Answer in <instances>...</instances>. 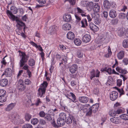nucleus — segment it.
<instances>
[{
	"label": "nucleus",
	"instance_id": "obj_1",
	"mask_svg": "<svg viewBox=\"0 0 128 128\" xmlns=\"http://www.w3.org/2000/svg\"><path fill=\"white\" fill-rule=\"evenodd\" d=\"M10 10L11 11L8 10H7L6 14L10 18H11L13 20H14L16 17L12 13L14 14H16L18 12V9L15 6H12L10 8Z\"/></svg>",
	"mask_w": 128,
	"mask_h": 128
},
{
	"label": "nucleus",
	"instance_id": "obj_2",
	"mask_svg": "<svg viewBox=\"0 0 128 128\" xmlns=\"http://www.w3.org/2000/svg\"><path fill=\"white\" fill-rule=\"evenodd\" d=\"M20 56L21 59L20 60V66L22 67L25 64V63L28 60V57L24 52H20Z\"/></svg>",
	"mask_w": 128,
	"mask_h": 128
},
{
	"label": "nucleus",
	"instance_id": "obj_3",
	"mask_svg": "<svg viewBox=\"0 0 128 128\" xmlns=\"http://www.w3.org/2000/svg\"><path fill=\"white\" fill-rule=\"evenodd\" d=\"M20 117L16 113H12L9 116V118L15 124L19 123Z\"/></svg>",
	"mask_w": 128,
	"mask_h": 128
},
{
	"label": "nucleus",
	"instance_id": "obj_4",
	"mask_svg": "<svg viewBox=\"0 0 128 128\" xmlns=\"http://www.w3.org/2000/svg\"><path fill=\"white\" fill-rule=\"evenodd\" d=\"M52 123H53V126L54 127L56 128H58L64 125L65 123V120L58 118L57 120L58 125L56 124L55 121H54Z\"/></svg>",
	"mask_w": 128,
	"mask_h": 128
},
{
	"label": "nucleus",
	"instance_id": "obj_5",
	"mask_svg": "<svg viewBox=\"0 0 128 128\" xmlns=\"http://www.w3.org/2000/svg\"><path fill=\"white\" fill-rule=\"evenodd\" d=\"M15 20L17 23L16 26L18 29L19 30H22V26H24L25 25V24L17 17H16Z\"/></svg>",
	"mask_w": 128,
	"mask_h": 128
},
{
	"label": "nucleus",
	"instance_id": "obj_6",
	"mask_svg": "<svg viewBox=\"0 0 128 128\" xmlns=\"http://www.w3.org/2000/svg\"><path fill=\"white\" fill-rule=\"evenodd\" d=\"M92 18H94V22L95 24H100L101 20L100 18V15L97 13H94L91 14Z\"/></svg>",
	"mask_w": 128,
	"mask_h": 128
},
{
	"label": "nucleus",
	"instance_id": "obj_7",
	"mask_svg": "<svg viewBox=\"0 0 128 128\" xmlns=\"http://www.w3.org/2000/svg\"><path fill=\"white\" fill-rule=\"evenodd\" d=\"M18 89L20 92L24 90L25 89V87L23 84L22 80L20 79L18 82L17 86Z\"/></svg>",
	"mask_w": 128,
	"mask_h": 128
},
{
	"label": "nucleus",
	"instance_id": "obj_8",
	"mask_svg": "<svg viewBox=\"0 0 128 128\" xmlns=\"http://www.w3.org/2000/svg\"><path fill=\"white\" fill-rule=\"evenodd\" d=\"M84 3L88 9L89 10H91L92 9L94 4L93 2H88L86 1H84L83 2Z\"/></svg>",
	"mask_w": 128,
	"mask_h": 128
},
{
	"label": "nucleus",
	"instance_id": "obj_9",
	"mask_svg": "<svg viewBox=\"0 0 128 128\" xmlns=\"http://www.w3.org/2000/svg\"><path fill=\"white\" fill-rule=\"evenodd\" d=\"M118 96V94L116 91H113L110 94V99L112 101H114L116 99Z\"/></svg>",
	"mask_w": 128,
	"mask_h": 128
},
{
	"label": "nucleus",
	"instance_id": "obj_10",
	"mask_svg": "<svg viewBox=\"0 0 128 128\" xmlns=\"http://www.w3.org/2000/svg\"><path fill=\"white\" fill-rule=\"evenodd\" d=\"M12 74V71L11 68H8L6 69L4 72L2 74V76L5 75L7 77H10Z\"/></svg>",
	"mask_w": 128,
	"mask_h": 128
},
{
	"label": "nucleus",
	"instance_id": "obj_11",
	"mask_svg": "<svg viewBox=\"0 0 128 128\" xmlns=\"http://www.w3.org/2000/svg\"><path fill=\"white\" fill-rule=\"evenodd\" d=\"M52 115H51L50 114H47L45 117L44 118L48 122L50 121L51 124L53 126L52 122H53L54 121H55V120L54 118L52 117Z\"/></svg>",
	"mask_w": 128,
	"mask_h": 128
},
{
	"label": "nucleus",
	"instance_id": "obj_12",
	"mask_svg": "<svg viewBox=\"0 0 128 128\" xmlns=\"http://www.w3.org/2000/svg\"><path fill=\"white\" fill-rule=\"evenodd\" d=\"M91 39V36L90 35L86 34L82 38L83 42L87 43L89 42Z\"/></svg>",
	"mask_w": 128,
	"mask_h": 128
},
{
	"label": "nucleus",
	"instance_id": "obj_13",
	"mask_svg": "<svg viewBox=\"0 0 128 128\" xmlns=\"http://www.w3.org/2000/svg\"><path fill=\"white\" fill-rule=\"evenodd\" d=\"M78 100L81 102L83 103H86L88 101L89 99L87 97L83 96L79 97Z\"/></svg>",
	"mask_w": 128,
	"mask_h": 128
},
{
	"label": "nucleus",
	"instance_id": "obj_14",
	"mask_svg": "<svg viewBox=\"0 0 128 128\" xmlns=\"http://www.w3.org/2000/svg\"><path fill=\"white\" fill-rule=\"evenodd\" d=\"M77 70V65L76 64H74L70 68V71L72 74H74L76 72Z\"/></svg>",
	"mask_w": 128,
	"mask_h": 128
},
{
	"label": "nucleus",
	"instance_id": "obj_15",
	"mask_svg": "<svg viewBox=\"0 0 128 128\" xmlns=\"http://www.w3.org/2000/svg\"><path fill=\"white\" fill-rule=\"evenodd\" d=\"M46 90L40 88L38 90V96H40V97H44L43 96L44 94L45 93Z\"/></svg>",
	"mask_w": 128,
	"mask_h": 128
},
{
	"label": "nucleus",
	"instance_id": "obj_16",
	"mask_svg": "<svg viewBox=\"0 0 128 128\" xmlns=\"http://www.w3.org/2000/svg\"><path fill=\"white\" fill-rule=\"evenodd\" d=\"M8 80L6 79H3L0 80V85L2 87L6 86L8 83Z\"/></svg>",
	"mask_w": 128,
	"mask_h": 128
},
{
	"label": "nucleus",
	"instance_id": "obj_17",
	"mask_svg": "<svg viewBox=\"0 0 128 128\" xmlns=\"http://www.w3.org/2000/svg\"><path fill=\"white\" fill-rule=\"evenodd\" d=\"M91 30L93 31L96 32L98 30V28L94 24L91 23L89 25Z\"/></svg>",
	"mask_w": 128,
	"mask_h": 128
},
{
	"label": "nucleus",
	"instance_id": "obj_18",
	"mask_svg": "<svg viewBox=\"0 0 128 128\" xmlns=\"http://www.w3.org/2000/svg\"><path fill=\"white\" fill-rule=\"evenodd\" d=\"M67 37L70 40H73L75 38V35L73 32H70L67 34Z\"/></svg>",
	"mask_w": 128,
	"mask_h": 128
},
{
	"label": "nucleus",
	"instance_id": "obj_19",
	"mask_svg": "<svg viewBox=\"0 0 128 128\" xmlns=\"http://www.w3.org/2000/svg\"><path fill=\"white\" fill-rule=\"evenodd\" d=\"M72 18L70 15L67 14L64 17V20L66 22H68L71 20Z\"/></svg>",
	"mask_w": 128,
	"mask_h": 128
},
{
	"label": "nucleus",
	"instance_id": "obj_20",
	"mask_svg": "<svg viewBox=\"0 0 128 128\" xmlns=\"http://www.w3.org/2000/svg\"><path fill=\"white\" fill-rule=\"evenodd\" d=\"M110 16L112 18H114L116 16L117 14L116 11L115 10H112L109 12Z\"/></svg>",
	"mask_w": 128,
	"mask_h": 128
},
{
	"label": "nucleus",
	"instance_id": "obj_21",
	"mask_svg": "<svg viewBox=\"0 0 128 128\" xmlns=\"http://www.w3.org/2000/svg\"><path fill=\"white\" fill-rule=\"evenodd\" d=\"M71 28V25L69 24L66 23L62 26V28L64 30H69Z\"/></svg>",
	"mask_w": 128,
	"mask_h": 128
},
{
	"label": "nucleus",
	"instance_id": "obj_22",
	"mask_svg": "<svg viewBox=\"0 0 128 128\" xmlns=\"http://www.w3.org/2000/svg\"><path fill=\"white\" fill-rule=\"evenodd\" d=\"M110 4L108 0H105L104 2L103 6L104 7L107 9L110 8Z\"/></svg>",
	"mask_w": 128,
	"mask_h": 128
},
{
	"label": "nucleus",
	"instance_id": "obj_23",
	"mask_svg": "<svg viewBox=\"0 0 128 128\" xmlns=\"http://www.w3.org/2000/svg\"><path fill=\"white\" fill-rule=\"evenodd\" d=\"M110 120L113 123L115 124H118L120 122L119 119L117 118L116 117H114L110 118Z\"/></svg>",
	"mask_w": 128,
	"mask_h": 128
},
{
	"label": "nucleus",
	"instance_id": "obj_24",
	"mask_svg": "<svg viewBox=\"0 0 128 128\" xmlns=\"http://www.w3.org/2000/svg\"><path fill=\"white\" fill-rule=\"evenodd\" d=\"M65 122L68 124H71L72 122V120L71 118V116H69L68 117H67L65 120Z\"/></svg>",
	"mask_w": 128,
	"mask_h": 128
},
{
	"label": "nucleus",
	"instance_id": "obj_25",
	"mask_svg": "<svg viewBox=\"0 0 128 128\" xmlns=\"http://www.w3.org/2000/svg\"><path fill=\"white\" fill-rule=\"evenodd\" d=\"M58 28L57 26H51L49 30L50 33L55 32L58 30Z\"/></svg>",
	"mask_w": 128,
	"mask_h": 128
},
{
	"label": "nucleus",
	"instance_id": "obj_26",
	"mask_svg": "<svg viewBox=\"0 0 128 128\" xmlns=\"http://www.w3.org/2000/svg\"><path fill=\"white\" fill-rule=\"evenodd\" d=\"M124 56V53L123 51L120 52L118 54L117 56L118 58L120 60Z\"/></svg>",
	"mask_w": 128,
	"mask_h": 128
},
{
	"label": "nucleus",
	"instance_id": "obj_27",
	"mask_svg": "<svg viewBox=\"0 0 128 128\" xmlns=\"http://www.w3.org/2000/svg\"><path fill=\"white\" fill-rule=\"evenodd\" d=\"M92 8L94 11L97 13L99 12L100 8V6L98 4H96Z\"/></svg>",
	"mask_w": 128,
	"mask_h": 128
},
{
	"label": "nucleus",
	"instance_id": "obj_28",
	"mask_svg": "<svg viewBox=\"0 0 128 128\" xmlns=\"http://www.w3.org/2000/svg\"><path fill=\"white\" fill-rule=\"evenodd\" d=\"M82 27L85 28L88 26L87 20L85 18L83 19L81 22Z\"/></svg>",
	"mask_w": 128,
	"mask_h": 128
},
{
	"label": "nucleus",
	"instance_id": "obj_29",
	"mask_svg": "<svg viewBox=\"0 0 128 128\" xmlns=\"http://www.w3.org/2000/svg\"><path fill=\"white\" fill-rule=\"evenodd\" d=\"M123 47L124 48H126L128 47V39H124L122 43Z\"/></svg>",
	"mask_w": 128,
	"mask_h": 128
},
{
	"label": "nucleus",
	"instance_id": "obj_30",
	"mask_svg": "<svg viewBox=\"0 0 128 128\" xmlns=\"http://www.w3.org/2000/svg\"><path fill=\"white\" fill-rule=\"evenodd\" d=\"M71 96L72 97V99H70V100L72 101V102H77L76 100V97L75 95L72 93L70 92V93Z\"/></svg>",
	"mask_w": 128,
	"mask_h": 128
},
{
	"label": "nucleus",
	"instance_id": "obj_31",
	"mask_svg": "<svg viewBox=\"0 0 128 128\" xmlns=\"http://www.w3.org/2000/svg\"><path fill=\"white\" fill-rule=\"evenodd\" d=\"M124 28H120V30H118V35L120 36H122L123 34L124 31Z\"/></svg>",
	"mask_w": 128,
	"mask_h": 128
},
{
	"label": "nucleus",
	"instance_id": "obj_32",
	"mask_svg": "<svg viewBox=\"0 0 128 128\" xmlns=\"http://www.w3.org/2000/svg\"><path fill=\"white\" fill-rule=\"evenodd\" d=\"M97 108L95 105H93L91 107H90V109L92 112L94 113L96 112L98 110Z\"/></svg>",
	"mask_w": 128,
	"mask_h": 128
},
{
	"label": "nucleus",
	"instance_id": "obj_33",
	"mask_svg": "<svg viewBox=\"0 0 128 128\" xmlns=\"http://www.w3.org/2000/svg\"><path fill=\"white\" fill-rule=\"evenodd\" d=\"M75 44L77 46L80 45L82 43L81 41L79 39L75 38L74 41Z\"/></svg>",
	"mask_w": 128,
	"mask_h": 128
},
{
	"label": "nucleus",
	"instance_id": "obj_34",
	"mask_svg": "<svg viewBox=\"0 0 128 128\" xmlns=\"http://www.w3.org/2000/svg\"><path fill=\"white\" fill-rule=\"evenodd\" d=\"M15 106V104L13 103H12L10 104L6 108V110L7 111H9L14 108Z\"/></svg>",
	"mask_w": 128,
	"mask_h": 128
},
{
	"label": "nucleus",
	"instance_id": "obj_35",
	"mask_svg": "<svg viewBox=\"0 0 128 128\" xmlns=\"http://www.w3.org/2000/svg\"><path fill=\"white\" fill-rule=\"evenodd\" d=\"M116 70L120 73L125 74L126 71L122 69L121 68L117 67L116 68Z\"/></svg>",
	"mask_w": 128,
	"mask_h": 128
},
{
	"label": "nucleus",
	"instance_id": "obj_36",
	"mask_svg": "<svg viewBox=\"0 0 128 128\" xmlns=\"http://www.w3.org/2000/svg\"><path fill=\"white\" fill-rule=\"evenodd\" d=\"M35 61L32 58L30 59L28 61V64L30 66H34L35 64Z\"/></svg>",
	"mask_w": 128,
	"mask_h": 128
},
{
	"label": "nucleus",
	"instance_id": "obj_37",
	"mask_svg": "<svg viewBox=\"0 0 128 128\" xmlns=\"http://www.w3.org/2000/svg\"><path fill=\"white\" fill-rule=\"evenodd\" d=\"M38 119L36 118H32L31 121V123L34 125L37 124L38 122Z\"/></svg>",
	"mask_w": 128,
	"mask_h": 128
},
{
	"label": "nucleus",
	"instance_id": "obj_38",
	"mask_svg": "<svg viewBox=\"0 0 128 128\" xmlns=\"http://www.w3.org/2000/svg\"><path fill=\"white\" fill-rule=\"evenodd\" d=\"M7 96H0V102H5L6 100V97Z\"/></svg>",
	"mask_w": 128,
	"mask_h": 128
},
{
	"label": "nucleus",
	"instance_id": "obj_39",
	"mask_svg": "<svg viewBox=\"0 0 128 128\" xmlns=\"http://www.w3.org/2000/svg\"><path fill=\"white\" fill-rule=\"evenodd\" d=\"M48 85L47 82H44L41 85L40 88L46 90V88Z\"/></svg>",
	"mask_w": 128,
	"mask_h": 128
},
{
	"label": "nucleus",
	"instance_id": "obj_40",
	"mask_svg": "<svg viewBox=\"0 0 128 128\" xmlns=\"http://www.w3.org/2000/svg\"><path fill=\"white\" fill-rule=\"evenodd\" d=\"M120 117L122 119L125 120H128V115L126 114H122L120 115Z\"/></svg>",
	"mask_w": 128,
	"mask_h": 128
},
{
	"label": "nucleus",
	"instance_id": "obj_41",
	"mask_svg": "<svg viewBox=\"0 0 128 128\" xmlns=\"http://www.w3.org/2000/svg\"><path fill=\"white\" fill-rule=\"evenodd\" d=\"M25 117L26 120L29 121L32 118V116L29 114H26L25 115Z\"/></svg>",
	"mask_w": 128,
	"mask_h": 128
},
{
	"label": "nucleus",
	"instance_id": "obj_42",
	"mask_svg": "<svg viewBox=\"0 0 128 128\" xmlns=\"http://www.w3.org/2000/svg\"><path fill=\"white\" fill-rule=\"evenodd\" d=\"M77 54L78 58H82L83 55V53L82 51L80 50H78Z\"/></svg>",
	"mask_w": 128,
	"mask_h": 128
},
{
	"label": "nucleus",
	"instance_id": "obj_43",
	"mask_svg": "<svg viewBox=\"0 0 128 128\" xmlns=\"http://www.w3.org/2000/svg\"><path fill=\"white\" fill-rule=\"evenodd\" d=\"M90 109V107L89 105H88V106H87L86 105L84 106V108L83 110L84 112L86 113Z\"/></svg>",
	"mask_w": 128,
	"mask_h": 128
},
{
	"label": "nucleus",
	"instance_id": "obj_44",
	"mask_svg": "<svg viewBox=\"0 0 128 128\" xmlns=\"http://www.w3.org/2000/svg\"><path fill=\"white\" fill-rule=\"evenodd\" d=\"M60 118H61V119H63L64 120H65V119L66 118V114L63 112H62L59 115Z\"/></svg>",
	"mask_w": 128,
	"mask_h": 128
},
{
	"label": "nucleus",
	"instance_id": "obj_45",
	"mask_svg": "<svg viewBox=\"0 0 128 128\" xmlns=\"http://www.w3.org/2000/svg\"><path fill=\"white\" fill-rule=\"evenodd\" d=\"M116 114H117L116 111L113 110L110 111L109 113L110 115L112 116H115Z\"/></svg>",
	"mask_w": 128,
	"mask_h": 128
},
{
	"label": "nucleus",
	"instance_id": "obj_46",
	"mask_svg": "<svg viewBox=\"0 0 128 128\" xmlns=\"http://www.w3.org/2000/svg\"><path fill=\"white\" fill-rule=\"evenodd\" d=\"M91 76L90 79L92 80V78L95 76V72L94 70H92L90 73Z\"/></svg>",
	"mask_w": 128,
	"mask_h": 128
},
{
	"label": "nucleus",
	"instance_id": "obj_47",
	"mask_svg": "<svg viewBox=\"0 0 128 128\" xmlns=\"http://www.w3.org/2000/svg\"><path fill=\"white\" fill-rule=\"evenodd\" d=\"M116 88L117 90L120 94V97L121 95L124 94V91L122 88L121 89H120L117 88Z\"/></svg>",
	"mask_w": 128,
	"mask_h": 128
},
{
	"label": "nucleus",
	"instance_id": "obj_48",
	"mask_svg": "<svg viewBox=\"0 0 128 128\" xmlns=\"http://www.w3.org/2000/svg\"><path fill=\"white\" fill-rule=\"evenodd\" d=\"M22 128H32V126L30 124H27L24 125Z\"/></svg>",
	"mask_w": 128,
	"mask_h": 128
},
{
	"label": "nucleus",
	"instance_id": "obj_49",
	"mask_svg": "<svg viewBox=\"0 0 128 128\" xmlns=\"http://www.w3.org/2000/svg\"><path fill=\"white\" fill-rule=\"evenodd\" d=\"M6 92L3 90H0V96H6Z\"/></svg>",
	"mask_w": 128,
	"mask_h": 128
},
{
	"label": "nucleus",
	"instance_id": "obj_50",
	"mask_svg": "<svg viewBox=\"0 0 128 128\" xmlns=\"http://www.w3.org/2000/svg\"><path fill=\"white\" fill-rule=\"evenodd\" d=\"M38 1L39 4L41 5H42L45 4L46 2V0H36Z\"/></svg>",
	"mask_w": 128,
	"mask_h": 128
},
{
	"label": "nucleus",
	"instance_id": "obj_51",
	"mask_svg": "<svg viewBox=\"0 0 128 128\" xmlns=\"http://www.w3.org/2000/svg\"><path fill=\"white\" fill-rule=\"evenodd\" d=\"M69 2L70 5L74 6L76 4V0H70Z\"/></svg>",
	"mask_w": 128,
	"mask_h": 128
},
{
	"label": "nucleus",
	"instance_id": "obj_52",
	"mask_svg": "<svg viewBox=\"0 0 128 128\" xmlns=\"http://www.w3.org/2000/svg\"><path fill=\"white\" fill-rule=\"evenodd\" d=\"M45 115L44 112L43 111L40 112L39 114L40 116L41 117H44L45 116Z\"/></svg>",
	"mask_w": 128,
	"mask_h": 128
},
{
	"label": "nucleus",
	"instance_id": "obj_53",
	"mask_svg": "<svg viewBox=\"0 0 128 128\" xmlns=\"http://www.w3.org/2000/svg\"><path fill=\"white\" fill-rule=\"evenodd\" d=\"M31 83L29 79H26L25 80V83L27 85L30 84Z\"/></svg>",
	"mask_w": 128,
	"mask_h": 128
},
{
	"label": "nucleus",
	"instance_id": "obj_54",
	"mask_svg": "<svg viewBox=\"0 0 128 128\" xmlns=\"http://www.w3.org/2000/svg\"><path fill=\"white\" fill-rule=\"evenodd\" d=\"M123 63L125 65H126L128 64V59L127 58H124L122 61Z\"/></svg>",
	"mask_w": 128,
	"mask_h": 128
},
{
	"label": "nucleus",
	"instance_id": "obj_55",
	"mask_svg": "<svg viewBox=\"0 0 128 128\" xmlns=\"http://www.w3.org/2000/svg\"><path fill=\"white\" fill-rule=\"evenodd\" d=\"M104 70L106 71L109 74H110L111 73L112 70L110 68H105L104 69Z\"/></svg>",
	"mask_w": 128,
	"mask_h": 128
},
{
	"label": "nucleus",
	"instance_id": "obj_56",
	"mask_svg": "<svg viewBox=\"0 0 128 128\" xmlns=\"http://www.w3.org/2000/svg\"><path fill=\"white\" fill-rule=\"evenodd\" d=\"M117 85L120 86L122 84V80L121 79H118L117 81Z\"/></svg>",
	"mask_w": 128,
	"mask_h": 128
},
{
	"label": "nucleus",
	"instance_id": "obj_57",
	"mask_svg": "<svg viewBox=\"0 0 128 128\" xmlns=\"http://www.w3.org/2000/svg\"><path fill=\"white\" fill-rule=\"evenodd\" d=\"M40 124L42 125H44L46 124L45 120L43 119H40L39 121Z\"/></svg>",
	"mask_w": 128,
	"mask_h": 128
},
{
	"label": "nucleus",
	"instance_id": "obj_58",
	"mask_svg": "<svg viewBox=\"0 0 128 128\" xmlns=\"http://www.w3.org/2000/svg\"><path fill=\"white\" fill-rule=\"evenodd\" d=\"M78 12L79 13H84V10L81 9L79 7H78L77 8Z\"/></svg>",
	"mask_w": 128,
	"mask_h": 128
},
{
	"label": "nucleus",
	"instance_id": "obj_59",
	"mask_svg": "<svg viewBox=\"0 0 128 128\" xmlns=\"http://www.w3.org/2000/svg\"><path fill=\"white\" fill-rule=\"evenodd\" d=\"M125 16V14L124 13H121L119 14V17L121 18H123Z\"/></svg>",
	"mask_w": 128,
	"mask_h": 128
},
{
	"label": "nucleus",
	"instance_id": "obj_60",
	"mask_svg": "<svg viewBox=\"0 0 128 128\" xmlns=\"http://www.w3.org/2000/svg\"><path fill=\"white\" fill-rule=\"evenodd\" d=\"M41 102L40 101V99L39 98L38 99L37 101L36 102L35 105L36 106H38L39 105V104L41 103Z\"/></svg>",
	"mask_w": 128,
	"mask_h": 128
},
{
	"label": "nucleus",
	"instance_id": "obj_61",
	"mask_svg": "<svg viewBox=\"0 0 128 128\" xmlns=\"http://www.w3.org/2000/svg\"><path fill=\"white\" fill-rule=\"evenodd\" d=\"M99 90L97 88H94L93 91V93L95 94H97L98 93Z\"/></svg>",
	"mask_w": 128,
	"mask_h": 128
},
{
	"label": "nucleus",
	"instance_id": "obj_62",
	"mask_svg": "<svg viewBox=\"0 0 128 128\" xmlns=\"http://www.w3.org/2000/svg\"><path fill=\"white\" fill-rule=\"evenodd\" d=\"M92 111L90 109V110H88V111L87 112H86V116H90L92 114Z\"/></svg>",
	"mask_w": 128,
	"mask_h": 128
},
{
	"label": "nucleus",
	"instance_id": "obj_63",
	"mask_svg": "<svg viewBox=\"0 0 128 128\" xmlns=\"http://www.w3.org/2000/svg\"><path fill=\"white\" fill-rule=\"evenodd\" d=\"M102 15L104 16V17L107 18L108 16V12H104L103 13Z\"/></svg>",
	"mask_w": 128,
	"mask_h": 128
},
{
	"label": "nucleus",
	"instance_id": "obj_64",
	"mask_svg": "<svg viewBox=\"0 0 128 128\" xmlns=\"http://www.w3.org/2000/svg\"><path fill=\"white\" fill-rule=\"evenodd\" d=\"M100 73V72L98 70H97L95 72V76L97 77H98Z\"/></svg>",
	"mask_w": 128,
	"mask_h": 128
}]
</instances>
